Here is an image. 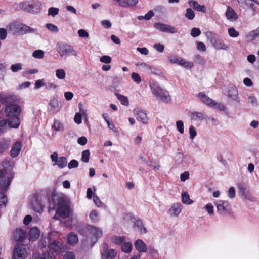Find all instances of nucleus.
<instances>
[{"label":"nucleus","mask_w":259,"mask_h":259,"mask_svg":"<svg viewBox=\"0 0 259 259\" xmlns=\"http://www.w3.org/2000/svg\"><path fill=\"white\" fill-rule=\"evenodd\" d=\"M48 247L51 251L56 254H59L64 250L63 244L56 240L51 241L49 243Z\"/></svg>","instance_id":"2eb2a0df"},{"label":"nucleus","mask_w":259,"mask_h":259,"mask_svg":"<svg viewBox=\"0 0 259 259\" xmlns=\"http://www.w3.org/2000/svg\"><path fill=\"white\" fill-rule=\"evenodd\" d=\"M53 127L56 131H62L64 129L63 124L58 120H55Z\"/></svg>","instance_id":"8fccbe9b"},{"label":"nucleus","mask_w":259,"mask_h":259,"mask_svg":"<svg viewBox=\"0 0 259 259\" xmlns=\"http://www.w3.org/2000/svg\"><path fill=\"white\" fill-rule=\"evenodd\" d=\"M259 36V27L252 31L249 32L246 36V38L248 41H251Z\"/></svg>","instance_id":"2f4dec72"},{"label":"nucleus","mask_w":259,"mask_h":259,"mask_svg":"<svg viewBox=\"0 0 259 259\" xmlns=\"http://www.w3.org/2000/svg\"><path fill=\"white\" fill-rule=\"evenodd\" d=\"M56 50L62 58L66 57L69 55L77 54L72 46L65 43L58 42L56 45Z\"/></svg>","instance_id":"7ed1b4c3"},{"label":"nucleus","mask_w":259,"mask_h":259,"mask_svg":"<svg viewBox=\"0 0 259 259\" xmlns=\"http://www.w3.org/2000/svg\"><path fill=\"white\" fill-rule=\"evenodd\" d=\"M217 211L222 215L230 214L231 211V207L230 204L225 201L219 200L215 202Z\"/></svg>","instance_id":"20e7f679"},{"label":"nucleus","mask_w":259,"mask_h":259,"mask_svg":"<svg viewBox=\"0 0 259 259\" xmlns=\"http://www.w3.org/2000/svg\"><path fill=\"white\" fill-rule=\"evenodd\" d=\"M22 64L21 63H17L16 64H12L10 67V69L12 72L15 73L22 69Z\"/></svg>","instance_id":"c03bdc74"},{"label":"nucleus","mask_w":259,"mask_h":259,"mask_svg":"<svg viewBox=\"0 0 259 259\" xmlns=\"http://www.w3.org/2000/svg\"><path fill=\"white\" fill-rule=\"evenodd\" d=\"M237 187L242 195L244 196V198L251 201H254V198L252 197L249 191L247 189L246 185L243 183H239Z\"/></svg>","instance_id":"f3484780"},{"label":"nucleus","mask_w":259,"mask_h":259,"mask_svg":"<svg viewBox=\"0 0 259 259\" xmlns=\"http://www.w3.org/2000/svg\"><path fill=\"white\" fill-rule=\"evenodd\" d=\"M70 212L69 206L65 204H61L59 206L56 210V214L54 218L56 219H59V217L63 218H67L69 216Z\"/></svg>","instance_id":"9b49d317"},{"label":"nucleus","mask_w":259,"mask_h":259,"mask_svg":"<svg viewBox=\"0 0 259 259\" xmlns=\"http://www.w3.org/2000/svg\"><path fill=\"white\" fill-rule=\"evenodd\" d=\"M212 45L217 50L227 51L229 49V45L225 44L223 40L215 39Z\"/></svg>","instance_id":"b1692460"},{"label":"nucleus","mask_w":259,"mask_h":259,"mask_svg":"<svg viewBox=\"0 0 259 259\" xmlns=\"http://www.w3.org/2000/svg\"><path fill=\"white\" fill-rule=\"evenodd\" d=\"M102 249V255L105 256L106 258L113 259L116 256V251L114 249H108V246L107 243H103Z\"/></svg>","instance_id":"dca6fc26"},{"label":"nucleus","mask_w":259,"mask_h":259,"mask_svg":"<svg viewBox=\"0 0 259 259\" xmlns=\"http://www.w3.org/2000/svg\"><path fill=\"white\" fill-rule=\"evenodd\" d=\"M56 76L59 79H64L66 76V73L64 69H58L56 71Z\"/></svg>","instance_id":"a18cd8bd"},{"label":"nucleus","mask_w":259,"mask_h":259,"mask_svg":"<svg viewBox=\"0 0 259 259\" xmlns=\"http://www.w3.org/2000/svg\"><path fill=\"white\" fill-rule=\"evenodd\" d=\"M214 34L211 31H207L205 33L206 38L211 44L215 40V39H214Z\"/></svg>","instance_id":"338daca9"},{"label":"nucleus","mask_w":259,"mask_h":259,"mask_svg":"<svg viewBox=\"0 0 259 259\" xmlns=\"http://www.w3.org/2000/svg\"><path fill=\"white\" fill-rule=\"evenodd\" d=\"M90 151L88 149L85 150L82 152L81 161L85 163H88L90 160Z\"/></svg>","instance_id":"79ce46f5"},{"label":"nucleus","mask_w":259,"mask_h":259,"mask_svg":"<svg viewBox=\"0 0 259 259\" xmlns=\"http://www.w3.org/2000/svg\"><path fill=\"white\" fill-rule=\"evenodd\" d=\"M30 205L34 211L38 213L42 211L44 206L41 199L37 196H33L32 197Z\"/></svg>","instance_id":"ddd939ff"},{"label":"nucleus","mask_w":259,"mask_h":259,"mask_svg":"<svg viewBox=\"0 0 259 259\" xmlns=\"http://www.w3.org/2000/svg\"><path fill=\"white\" fill-rule=\"evenodd\" d=\"M188 3L190 6L192 7L194 10L203 13L206 12L205 7L204 5H200L196 1L190 0Z\"/></svg>","instance_id":"a878e982"},{"label":"nucleus","mask_w":259,"mask_h":259,"mask_svg":"<svg viewBox=\"0 0 259 259\" xmlns=\"http://www.w3.org/2000/svg\"><path fill=\"white\" fill-rule=\"evenodd\" d=\"M32 56L35 58L42 59L44 56V52L41 50H37L32 53Z\"/></svg>","instance_id":"09e8293b"},{"label":"nucleus","mask_w":259,"mask_h":259,"mask_svg":"<svg viewBox=\"0 0 259 259\" xmlns=\"http://www.w3.org/2000/svg\"><path fill=\"white\" fill-rule=\"evenodd\" d=\"M89 218L91 222L97 223L100 219V215L99 211L97 210H93L89 214Z\"/></svg>","instance_id":"72a5a7b5"},{"label":"nucleus","mask_w":259,"mask_h":259,"mask_svg":"<svg viewBox=\"0 0 259 259\" xmlns=\"http://www.w3.org/2000/svg\"><path fill=\"white\" fill-rule=\"evenodd\" d=\"M168 60L172 64H177L186 68H191L193 66L192 62H187L185 59L174 55L169 56Z\"/></svg>","instance_id":"39448f33"},{"label":"nucleus","mask_w":259,"mask_h":259,"mask_svg":"<svg viewBox=\"0 0 259 259\" xmlns=\"http://www.w3.org/2000/svg\"><path fill=\"white\" fill-rule=\"evenodd\" d=\"M205 209L207 211L209 215H212L214 213V207L213 205L210 203H207L204 207Z\"/></svg>","instance_id":"5fc2aeb1"},{"label":"nucleus","mask_w":259,"mask_h":259,"mask_svg":"<svg viewBox=\"0 0 259 259\" xmlns=\"http://www.w3.org/2000/svg\"><path fill=\"white\" fill-rule=\"evenodd\" d=\"M138 70L147 74H157V69L145 62H138L136 64Z\"/></svg>","instance_id":"6e6552de"},{"label":"nucleus","mask_w":259,"mask_h":259,"mask_svg":"<svg viewBox=\"0 0 259 259\" xmlns=\"http://www.w3.org/2000/svg\"><path fill=\"white\" fill-rule=\"evenodd\" d=\"M88 230L90 234L93 236L91 238L92 243L91 246H93L94 244L97 241L98 239L102 235V231L99 228L91 225L88 226Z\"/></svg>","instance_id":"9d476101"},{"label":"nucleus","mask_w":259,"mask_h":259,"mask_svg":"<svg viewBox=\"0 0 259 259\" xmlns=\"http://www.w3.org/2000/svg\"><path fill=\"white\" fill-rule=\"evenodd\" d=\"M40 235V231L39 229L35 227H32L30 228L29 234V240L30 241H35Z\"/></svg>","instance_id":"4be33fe9"},{"label":"nucleus","mask_w":259,"mask_h":259,"mask_svg":"<svg viewBox=\"0 0 259 259\" xmlns=\"http://www.w3.org/2000/svg\"><path fill=\"white\" fill-rule=\"evenodd\" d=\"M67 164V160L66 157H61L58 158L53 165H57L60 168H63L66 167Z\"/></svg>","instance_id":"4c0bfd02"},{"label":"nucleus","mask_w":259,"mask_h":259,"mask_svg":"<svg viewBox=\"0 0 259 259\" xmlns=\"http://www.w3.org/2000/svg\"><path fill=\"white\" fill-rule=\"evenodd\" d=\"M10 145L9 139H4L0 141V153H3Z\"/></svg>","instance_id":"c9c22d12"},{"label":"nucleus","mask_w":259,"mask_h":259,"mask_svg":"<svg viewBox=\"0 0 259 259\" xmlns=\"http://www.w3.org/2000/svg\"><path fill=\"white\" fill-rule=\"evenodd\" d=\"M134 228L141 233H145L147 232L146 228L143 226V222L140 219H138L135 222Z\"/></svg>","instance_id":"7c9ffc66"},{"label":"nucleus","mask_w":259,"mask_h":259,"mask_svg":"<svg viewBox=\"0 0 259 259\" xmlns=\"http://www.w3.org/2000/svg\"><path fill=\"white\" fill-rule=\"evenodd\" d=\"M111 242L116 245H120L125 241L126 237L124 236H112L110 238Z\"/></svg>","instance_id":"473e14b6"},{"label":"nucleus","mask_w":259,"mask_h":259,"mask_svg":"<svg viewBox=\"0 0 259 259\" xmlns=\"http://www.w3.org/2000/svg\"><path fill=\"white\" fill-rule=\"evenodd\" d=\"M11 179L9 176H3L0 180V187L4 191H6L10 184Z\"/></svg>","instance_id":"393cba45"},{"label":"nucleus","mask_w":259,"mask_h":259,"mask_svg":"<svg viewBox=\"0 0 259 259\" xmlns=\"http://www.w3.org/2000/svg\"><path fill=\"white\" fill-rule=\"evenodd\" d=\"M21 149V143L20 141L16 142L12 146L10 151V155L13 158H15L19 155Z\"/></svg>","instance_id":"412c9836"},{"label":"nucleus","mask_w":259,"mask_h":259,"mask_svg":"<svg viewBox=\"0 0 259 259\" xmlns=\"http://www.w3.org/2000/svg\"><path fill=\"white\" fill-rule=\"evenodd\" d=\"M228 96L232 100H235L237 102H239L240 100L238 96V93L236 89L234 88H231L228 92Z\"/></svg>","instance_id":"f704fd0d"},{"label":"nucleus","mask_w":259,"mask_h":259,"mask_svg":"<svg viewBox=\"0 0 259 259\" xmlns=\"http://www.w3.org/2000/svg\"><path fill=\"white\" fill-rule=\"evenodd\" d=\"M225 16L226 19L231 22L236 21L238 18V15L230 6L227 7Z\"/></svg>","instance_id":"a211bd4d"},{"label":"nucleus","mask_w":259,"mask_h":259,"mask_svg":"<svg viewBox=\"0 0 259 259\" xmlns=\"http://www.w3.org/2000/svg\"><path fill=\"white\" fill-rule=\"evenodd\" d=\"M116 96L118 99L120 101L121 103L125 106L128 105V101L127 98L123 95L119 94H116Z\"/></svg>","instance_id":"de8ad7c7"},{"label":"nucleus","mask_w":259,"mask_h":259,"mask_svg":"<svg viewBox=\"0 0 259 259\" xmlns=\"http://www.w3.org/2000/svg\"><path fill=\"white\" fill-rule=\"evenodd\" d=\"M7 119L9 127L18 128L20 124V120L19 117H9Z\"/></svg>","instance_id":"aec40b11"},{"label":"nucleus","mask_w":259,"mask_h":259,"mask_svg":"<svg viewBox=\"0 0 259 259\" xmlns=\"http://www.w3.org/2000/svg\"><path fill=\"white\" fill-rule=\"evenodd\" d=\"M176 126L178 131L181 133H184V124L181 120L177 121L176 122Z\"/></svg>","instance_id":"680f3d73"},{"label":"nucleus","mask_w":259,"mask_h":259,"mask_svg":"<svg viewBox=\"0 0 259 259\" xmlns=\"http://www.w3.org/2000/svg\"><path fill=\"white\" fill-rule=\"evenodd\" d=\"M27 256L26 248L22 245L17 246L14 250L13 259H25Z\"/></svg>","instance_id":"4468645a"},{"label":"nucleus","mask_w":259,"mask_h":259,"mask_svg":"<svg viewBox=\"0 0 259 259\" xmlns=\"http://www.w3.org/2000/svg\"><path fill=\"white\" fill-rule=\"evenodd\" d=\"M132 79L137 83L139 84L141 82V79L138 73L133 72L131 75Z\"/></svg>","instance_id":"bf43d9fd"},{"label":"nucleus","mask_w":259,"mask_h":259,"mask_svg":"<svg viewBox=\"0 0 259 259\" xmlns=\"http://www.w3.org/2000/svg\"><path fill=\"white\" fill-rule=\"evenodd\" d=\"M68 243L70 245H75L78 241V238L77 235L73 233H71L67 236Z\"/></svg>","instance_id":"e433bc0d"},{"label":"nucleus","mask_w":259,"mask_h":259,"mask_svg":"<svg viewBox=\"0 0 259 259\" xmlns=\"http://www.w3.org/2000/svg\"><path fill=\"white\" fill-rule=\"evenodd\" d=\"M133 113L135 115L137 116V120H140L144 124H146L148 122L147 114L143 111L138 108H136L134 109Z\"/></svg>","instance_id":"6ab92c4d"},{"label":"nucleus","mask_w":259,"mask_h":259,"mask_svg":"<svg viewBox=\"0 0 259 259\" xmlns=\"http://www.w3.org/2000/svg\"><path fill=\"white\" fill-rule=\"evenodd\" d=\"M49 106L50 107L51 111L53 113H56L60 109V107L59 106L58 100L55 98H53L51 99Z\"/></svg>","instance_id":"cd10ccee"},{"label":"nucleus","mask_w":259,"mask_h":259,"mask_svg":"<svg viewBox=\"0 0 259 259\" xmlns=\"http://www.w3.org/2000/svg\"><path fill=\"white\" fill-rule=\"evenodd\" d=\"M78 34L79 37L82 38H88L89 34L88 32L84 29H80L78 31Z\"/></svg>","instance_id":"0e129e2a"},{"label":"nucleus","mask_w":259,"mask_h":259,"mask_svg":"<svg viewBox=\"0 0 259 259\" xmlns=\"http://www.w3.org/2000/svg\"><path fill=\"white\" fill-rule=\"evenodd\" d=\"M59 9L57 8L51 7L48 10V15H51L53 17L58 14Z\"/></svg>","instance_id":"6e6d98bb"},{"label":"nucleus","mask_w":259,"mask_h":259,"mask_svg":"<svg viewBox=\"0 0 259 259\" xmlns=\"http://www.w3.org/2000/svg\"><path fill=\"white\" fill-rule=\"evenodd\" d=\"M7 63L0 61V82L4 81L7 73Z\"/></svg>","instance_id":"c756f323"},{"label":"nucleus","mask_w":259,"mask_h":259,"mask_svg":"<svg viewBox=\"0 0 259 259\" xmlns=\"http://www.w3.org/2000/svg\"><path fill=\"white\" fill-rule=\"evenodd\" d=\"M34 11H35V14L38 13L42 9V3L36 1L34 2Z\"/></svg>","instance_id":"864d4df0"},{"label":"nucleus","mask_w":259,"mask_h":259,"mask_svg":"<svg viewBox=\"0 0 259 259\" xmlns=\"http://www.w3.org/2000/svg\"><path fill=\"white\" fill-rule=\"evenodd\" d=\"M21 108L17 104L10 105L7 106L5 109V114L7 117H18L21 113Z\"/></svg>","instance_id":"0eeeda50"},{"label":"nucleus","mask_w":259,"mask_h":259,"mask_svg":"<svg viewBox=\"0 0 259 259\" xmlns=\"http://www.w3.org/2000/svg\"><path fill=\"white\" fill-rule=\"evenodd\" d=\"M46 27L48 29L53 32L56 33L59 31V29L57 26L51 23L47 24L46 25Z\"/></svg>","instance_id":"4d7b16f0"},{"label":"nucleus","mask_w":259,"mask_h":259,"mask_svg":"<svg viewBox=\"0 0 259 259\" xmlns=\"http://www.w3.org/2000/svg\"><path fill=\"white\" fill-rule=\"evenodd\" d=\"M201 34V31L199 28H193L191 30V35L193 37L199 36Z\"/></svg>","instance_id":"e2e57ef3"},{"label":"nucleus","mask_w":259,"mask_h":259,"mask_svg":"<svg viewBox=\"0 0 259 259\" xmlns=\"http://www.w3.org/2000/svg\"><path fill=\"white\" fill-rule=\"evenodd\" d=\"M19 7L21 10L28 13H29V11H31V9H30V4L27 1L20 3L19 5Z\"/></svg>","instance_id":"a19ab883"},{"label":"nucleus","mask_w":259,"mask_h":259,"mask_svg":"<svg viewBox=\"0 0 259 259\" xmlns=\"http://www.w3.org/2000/svg\"><path fill=\"white\" fill-rule=\"evenodd\" d=\"M211 107H213L214 109L221 111H224L226 109L225 106L222 103L216 102L215 101L213 102Z\"/></svg>","instance_id":"49530a36"},{"label":"nucleus","mask_w":259,"mask_h":259,"mask_svg":"<svg viewBox=\"0 0 259 259\" xmlns=\"http://www.w3.org/2000/svg\"><path fill=\"white\" fill-rule=\"evenodd\" d=\"M198 98L204 104L209 106H211L214 101L203 92H201L198 94Z\"/></svg>","instance_id":"c85d7f7f"},{"label":"nucleus","mask_w":259,"mask_h":259,"mask_svg":"<svg viewBox=\"0 0 259 259\" xmlns=\"http://www.w3.org/2000/svg\"><path fill=\"white\" fill-rule=\"evenodd\" d=\"M182 200L184 204L189 205L193 203V200L190 198L188 193L186 192H183L182 193Z\"/></svg>","instance_id":"ea45409f"},{"label":"nucleus","mask_w":259,"mask_h":259,"mask_svg":"<svg viewBox=\"0 0 259 259\" xmlns=\"http://www.w3.org/2000/svg\"><path fill=\"white\" fill-rule=\"evenodd\" d=\"M138 0H126L124 8L133 7L138 3Z\"/></svg>","instance_id":"052dcab7"},{"label":"nucleus","mask_w":259,"mask_h":259,"mask_svg":"<svg viewBox=\"0 0 259 259\" xmlns=\"http://www.w3.org/2000/svg\"><path fill=\"white\" fill-rule=\"evenodd\" d=\"M183 209V206L180 202L173 203L168 211V214L172 218H178Z\"/></svg>","instance_id":"f8f14e48"},{"label":"nucleus","mask_w":259,"mask_h":259,"mask_svg":"<svg viewBox=\"0 0 259 259\" xmlns=\"http://www.w3.org/2000/svg\"><path fill=\"white\" fill-rule=\"evenodd\" d=\"M229 35L231 37H237L239 35L238 31H236L233 27L230 28L228 29Z\"/></svg>","instance_id":"3c124183"},{"label":"nucleus","mask_w":259,"mask_h":259,"mask_svg":"<svg viewBox=\"0 0 259 259\" xmlns=\"http://www.w3.org/2000/svg\"><path fill=\"white\" fill-rule=\"evenodd\" d=\"M154 27L162 32L175 34L178 32V29L175 27L162 23H155Z\"/></svg>","instance_id":"1a4fd4ad"},{"label":"nucleus","mask_w":259,"mask_h":259,"mask_svg":"<svg viewBox=\"0 0 259 259\" xmlns=\"http://www.w3.org/2000/svg\"><path fill=\"white\" fill-rule=\"evenodd\" d=\"M152 93L157 99L162 102H168L170 100V97L168 92L158 85L154 83L150 85Z\"/></svg>","instance_id":"f03ea898"},{"label":"nucleus","mask_w":259,"mask_h":259,"mask_svg":"<svg viewBox=\"0 0 259 259\" xmlns=\"http://www.w3.org/2000/svg\"><path fill=\"white\" fill-rule=\"evenodd\" d=\"M7 29L9 33L14 35H21L35 31V29L19 22L10 23L7 26Z\"/></svg>","instance_id":"f257e3e1"},{"label":"nucleus","mask_w":259,"mask_h":259,"mask_svg":"<svg viewBox=\"0 0 259 259\" xmlns=\"http://www.w3.org/2000/svg\"><path fill=\"white\" fill-rule=\"evenodd\" d=\"M135 247L140 252H145L147 251L146 244L141 239H138L136 241Z\"/></svg>","instance_id":"bb28decb"},{"label":"nucleus","mask_w":259,"mask_h":259,"mask_svg":"<svg viewBox=\"0 0 259 259\" xmlns=\"http://www.w3.org/2000/svg\"><path fill=\"white\" fill-rule=\"evenodd\" d=\"M2 103L5 105L6 107L10 105L16 104L18 101V99L15 95L1 92Z\"/></svg>","instance_id":"423d86ee"},{"label":"nucleus","mask_w":259,"mask_h":259,"mask_svg":"<svg viewBox=\"0 0 259 259\" xmlns=\"http://www.w3.org/2000/svg\"><path fill=\"white\" fill-rule=\"evenodd\" d=\"M8 128L7 120H0V134L6 132Z\"/></svg>","instance_id":"37998d69"},{"label":"nucleus","mask_w":259,"mask_h":259,"mask_svg":"<svg viewBox=\"0 0 259 259\" xmlns=\"http://www.w3.org/2000/svg\"><path fill=\"white\" fill-rule=\"evenodd\" d=\"M195 16L194 12L190 8L186 9V13L185 16L189 20H192L194 18Z\"/></svg>","instance_id":"603ef678"},{"label":"nucleus","mask_w":259,"mask_h":259,"mask_svg":"<svg viewBox=\"0 0 259 259\" xmlns=\"http://www.w3.org/2000/svg\"><path fill=\"white\" fill-rule=\"evenodd\" d=\"M93 201L98 207H103L105 206V205L101 201L99 197L96 195H94Z\"/></svg>","instance_id":"13d9d810"},{"label":"nucleus","mask_w":259,"mask_h":259,"mask_svg":"<svg viewBox=\"0 0 259 259\" xmlns=\"http://www.w3.org/2000/svg\"><path fill=\"white\" fill-rule=\"evenodd\" d=\"M25 232L21 229H17L13 233L14 239L16 241H23L25 238Z\"/></svg>","instance_id":"5701e85b"},{"label":"nucleus","mask_w":259,"mask_h":259,"mask_svg":"<svg viewBox=\"0 0 259 259\" xmlns=\"http://www.w3.org/2000/svg\"><path fill=\"white\" fill-rule=\"evenodd\" d=\"M133 248L132 244L130 242H124L121 246V249L123 252L130 253L131 252Z\"/></svg>","instance_id":"58836bf2"},{"label":"nucleus","mask_w":259,"mask_h":259,"mask_svg":"<svg viewBox=\"0 0 259 259\" xmlns=\"http://www.w3.org/2000/svg\"><path fill=\"white\" fill-rule=\"evenodd\" d=\"M64 259H75V255L72 252L67 251L64 255Z\"/></svg>","instance_id":"774afa93"},{"label":"nucleus","mask_w":259,"mask_h":259,"mask_svg":"<svg viewBox=\"0 0 259 259\" xmlns=\"http://www.w3.org/2000/svg\"><path fill=\"white\" fill-rule=\"evenodd\" d=\"M101 62L109 64L111 62V58L109 56L104 55L100 59Z\"/></svg>","instance_id":"69168bd1"}]
</instances>
